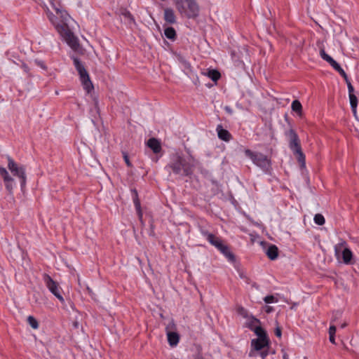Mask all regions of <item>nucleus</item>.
Masks as SVG:
<instances>
[{"instance_id":"obj_1","label":"nucleus","mask_w":359,"mask_h":359,"mask_svg":"<svg viewBox=\"0 0 359 359\" xmlns=\"http://www.w3.org/2000/svg\"><path fill=\"white\" fill-rule=\"evenodd\" d=\"M50 4L56 15L53 14L47 8L46 12L48 20L54 25L59 34L65 39L67 43L72 48H76L79 46L78 40L68 25L71 20L70 15L59 4H56L55 0H50Z\"/></svg>"},{"instance_id":"obj_2","label":"nucleus","mask_w":359,"mask_h":359,"mask_svg":"<svg viewBox=\"0 0 359 359\" xmlns=\"http://www.w3.org/2000/svg\"><path fill=\"white\" fill-rule=\"evenodd\" d=\"M193 167L194 165L189 160L179 154H175L171 156L165 169L182 178L190 176L193 173Z\"/></svg>"},{"instance_id":"obj_3","label":"nucleus","mask_w":359,"mask_h":359,"mask_svg":"<svg viewBox=\"0 0 359 359\" xmlns=\"http://www.w3.org/2000/svg\"><path fill=\"white\" fill-rule=\"evenodd\" d=\"M200 233L206 238V240L214 247H215L222 254H223L229 260L233 261L235 257L230 251L228 245H225L222 240L215 235L210 233L207 229L201 227Z\"/></svg>"},{"instance_id":"obj_4","label":"nucleus","mask_w":359,"mask_h":359,"mask_svg":"<svg viewBox=\"0 0 359 359\" xmlns=\"http://www.w3.org/2000/svg\"><path fill=\"white\" fill-rule=\"evenodd\" d=\"M175 5L180 13L189 19L199 15V6L196 0H176Z\"/></svg>"},{"instance_id":"obj_5","label":"nucleus","mask_w":359,"mask_h":359,"mask_svg":"<svg viewBox=\"0 0 359 359\" xmlns=\"http://www.w3.org/2000/svg\"><path fill=\"white\" fill-rule=\"evenodd\" d=\"M245 154L251 159L254 164L259 167L264 172H267L271 168V160L264 154L258 152L252 151L250 149H245Z\"/></svg>"},{"instance_id":"obj_6","label":"nucleus","mask_w":359,"mask_h":359,"mask_svg":"<svg viewBox=\"0 0 359 359\" xmlns=\"http://www.w3.org/2000/svg\"><path fill=\"white\" fill-rule=\"evenodd\" d=\"M73 62L76 69L79 72L80 80L83 85V89L87 93H90L93 89V86L90 79L88 73L78 57H74Z\"/></svg>"},{"instance_id":"obj_7","label":"nucleus","mask_w":359,"mask_h":359,"mask_svg":"<svg viewBox=\"0 0 359 359\" xmlns=\"http://www.w3.org/2000/svg\"><path fill=\"white\" fill-rule=\"evenodd\" d=\"M7 160H8V168L9 169V170L11 172V173L14 176H15L20 179L21 188L22 189L26 184V180H27L25 166L19 165L9 156H7Z\"/></svg>"},{"instance_id":"obj_8","label":"nucleus","mask_w":359,"mask_h":359,"mask_svg":"<svg viewBox=\"0 0 359 359\" xmlns=\"http://www.w3.org/2000/svg\"><path fill=\"white\" fill-rule=\"evenodd\" d=\"M43 280L48 290L61 302L64 303L65 299L62 295V288L48 274L43 275Z\"/></svg>"},{"instance_id":"obj_9","label":"nucleus","mask_w":359,"mask_h":359,"mask_svg":"<svg viewBox=\"0 0 359 359\" xmlns=\"http://www.w3.org/2000/svg\"><path fill=\"white\" fill-rule=\"evenodd\" d=\"M285 134L287 137L289 148L292 151L302 148L300 144V140L294 130L290 128L289 130L286 131Z\"/></svg>"},{"instance_id":"obj_10","label":"nucleus","mask_w":359,"mask_h":359,"mask_svg":"<svg viewBox=\"0 0 359 359\" xmlns=\"http://www.w3.org/2000/svg\"><path fill=\"white\" fill-rule=\"evenodd\" d=\"M0 175L3 177L6 189L11 193L15 187L14 179L10 176L8 172L5 168H0Z\"/></svg>"},{"instance_id":"obj_11","label":"nucleus","mask_w":359,"mask_h":359,"mask_svg":"<svg viewBox=\"0 0 359 359\" xmlns=\"http://www.w3.org/2000/svg\"><path fill=\"white\" fill-rule=\"evenodd\" d=\"M163 11V19L166 23L169 25L177 23V17L172 8H165Z\"/></svg>"},{"instance_id":"obj_12","label":"nucleus","mask_w":359,"mask_h":359,"mask_svg":"<svg viewBox=\"0 0 359 359\" xmlns=\"http://www.w3.org/2000/svg\"><path fill=\"white\" fill-rule=\"evenodd\" d=\"M320 55L324 60L328 62L335 71H337L341 68L339 64L331 56L327 54L323 48L320 50Z\"/></svg>"},{"instance_id":"obj_13","label":"nucleus","mask_w":359,"mask_h":359,"mask_svg":"<svg viewBox=\"0 0 359 359\" xmlns=\"http://www.w3.org/2000/svg\"><path fill=\"white\" fill-rule=\"evenodd\" d=\"M131 192H132V198H133V201L135 210L138 215L139 219L140 220H142L143 214H142V211L141 209V204H140V201L138 197L137 191L135 189H133L131 190Z\"/></svg>"},{"instance_id":"obj_14","label":"nucleus","mask_w":359,"mask_h":359,"mask_svg":"<svg viewBox=\"0 0 359 359\" xmlns=\"http://www.w3.org/2000/svg\"><path fill=\"white\" fill-rule=\"evenodd\" d=\"M216 131L218 137L222 140L229 142L232 138L231 133L227 130L224 129L220 124L217 126Z\"/></svg>"},{"instance_id":"obj_15","label":"nucleus","mask_w":359,"mask_h":359,"mask_svg":"<svg viewBox=\"0 0 359 359\" xmlns=\"http://www.w3.org/2000/svg\"><path fill=\"white\" fill-rule=\"evenodd\" d=\"M252 346L257 351H260L263 349L265 346H267L269 344L268 339H255L251 341Z\"/></svg>"},{"instance_id":"obj_16","label":"nucleus","mask_w":359,"mask_h":359,"mask_svg":"<svg viewBox=\"0 0 359 359\" xmlns=\"http://www.w3.org/2000/svg\"><path fill=\"white\" fill-rule=\"evenodd\" d=\"M147 145L153 151L154 153L158 154L161 150V146L160 142L154 138L151 137L147 141Z\"/></svg>"},{"instance_id":"obj_17","label":"nucleus","mask_w":359,"mask_h":359,"mask_svg":"<svg viewBox=\"0 0 359 359\" xmlns=\"http://www.w3.org/2000/svg\"><path fill=\"white\" fill-rule=\"evenodd\" d=\"M245 326L250 330L253 331L255 327L260 325V321L255 316L251 315L248 318L246 319Z\"/></svg>"},{"instance_id":"obj_18","label":"nucleus","mask_w":359,"mask_h":359,"mask_svg":"<svg viewBox=\"0 0 359 359\" xmlns=\"http://www.w3.org/2000/svg\"><path fill=\"white\" fill-rule=\"evenodd\" d=\"M168 341L170 346H176L180 341V335L175 332H168L167 334Z\"/></svg>"},{"instance_id":"obj_19","label":"nucleus","mask_w":359,"mask_h":359,"mask_svg":"<svg viewBox=\"0 0 359 359\" xmlns=\"http://www.w3.org/2000/svg\"><path fill=\"white\" fill-rule=\"evenodd\" d=\"M266 254L271 260H275L278 256V248L275 245H270L266 251Z\"/></svg>"},{"instance_id":"obj_20","label":"nucleus","mask_w":359,"mask_h":359,"mask_svg":"<svg viewBox=\"0 0 359 359\" xmlns=\"http://www.w3.org/2000/svg\"><path fill=\"white\" fill-rule=\"evenodd\" d=\"M353 258V253L348 248H344L341 252L342 262L346 264H351Z\"/></svg>"},{"instance_id":"obj_21","label":"nucleus","mask_w":359,"mask_h":359,"mask_svg":"<svg viewBox=\"0 0 359 359\" xmlns=\"http://www.w3.org/2000/svg\"><path fill=\"white\" fill-rule=\"evenodd\" d=\"M293 154L295 156L297 161L300 164L301 167H305L306 165V157L304 154L303 153L302 148L297 149L292 151Z\"/></svg>"},{"instance_id":"obj_22","label":"nucleus","mask_w":359,"mask_h":359,"mask_svg":"<svg viewBox=\"0 0 359 359\" xmlns=\"http://www.w3.org/2000/svg\"><path fill=\"white\" fill-rule=\"evenodd\" d=\"M292 110L297 113V114L299 116H302V105L301 102L297 100H294L292 101L291 104Z\"/></svg>"},{"instance_id":"obj_23","label":"nucleus","mask_w":359,"mask_h":359,"mask_svg":"<svg viewBox=\"0 0 359 359\" xmlns=\"http://www.w3.org/2000/svg\"><path fill=\"white\" fill-rule=\"evenodd\" d=\"M164 35L166 38L170 40H175L177 36L175 29L172 27H168L164 29Z\"/></svg>"},{"instance_id":"obj_24","label":"nucleus","mask_w":359,"mask_h":359,"mask_svg":"<svg viewBox=\"0 0 359 359\" xmlns=\"http://www.w3.org/2000/svg\"><path fill=\"white\" fill-rule=\"evenodd\" d=\"M207 76L213 81H217L219 79L221 74L217 70L210 69L207 73Z\"/></svg>"},{"instance_id":"obj_25","label":"nucleus","mask_w":359,"mask_h":359,"mask_svg":"<svg viewBox=\"0 0 359 359\" xmlns=\"http://www.w3.org/2000/svg\"><path fill=\"white\" fill-rule=\"evenodd\" d=\"M253 332L259 339H268L265 330L260 325L255 327Z\"/></svg>"},{"instance_id":"obj_26","label":"nucleus","mask_w":359,"mask_h":359,"mask_svg":"<svg viewBox=\"0 0 359 359\" xmlns=\"http://www.w3.org/2000/svg\"><path fill=\"white\" fill-rule=\"evenodd\" d=\"M350 104L352 110L353 111H356L357 105H358V99L357 97L354 94L349 95Z\"/></svg>"},{"instance_id":"obj_27","label":"nucleus","mask_w":359,"mask_h":359,"mask_svg":"<svg viewBox=\"0 0 359 359\" xmlns=\"http://www.w3.org/2000/svg\"><path fill=\"white\" fill-rule=\"evenodd\" d=\"M314 222L318 225H323L325 222V218L321 214H316L313 218Z\"/></svg>"},{"instance_id":"obj_28","label":"nucleus","mask_w":359,"mask_h":359,"mask_svg":"<svg viewBox=\"0 0 359 359\" xmlns=\"http://www.w3.org/2000/svg\"><path fill=\"white\" fill-rule=\"evenodd\" d=\"M27 322L29 325L34 329H37L39 327V323L36 318L32 316L27 317Z\"/></svg>"},{"instance_id":"obj_29","label":"nucleus","mask_w":359,"mask_h":359,"mask_svg":"<svg viewBox=\"0 0 359 359\" xmlns=\"http://www.w3.org/2000/svg\"><path fill=\"white\" fill-rule=\"evenodd\" d=\"M237 313L243 316L244 318H248L251 315L249 314L248 311L243 308V306H240L237 309Z\"/></svg>"},{"instance_id":"obj_30","label":"nucleus","mask_w":359,"mask_h":359,"mask_svg":"<svg viewBox=\"0 0 359 359\" xmlns=\"http://www.w3.org/2000/svg\"><path fill=\"white\" fill-rule=\"evenodd\" d=\"M264 301L266 304H271L278 302V299L273 295H268L264 298Z\"/></svg>"},{"instance_id":"obj_31","label":"nucleus","mask_w":359,"mask_h":359,"mask_svg":"<svg viewBox=\"0 0 359 359\" xmlns=\"http://www.w3.org/2000/svg\"><path fill=\"white\" fill-rule=\"evenodd\" d=\"M34 63L44 70L47 68L45 62L43 60L36 59L34 60Z\"/></svg>"},{"instance_id":"obj_32","label":"nucleus","mask_w":359,"mask_h":359,"mask_svg":"<svg viewBox=\"0 0 359 359\" xmlns=\"http://www.w3.org/2000/svg\"><path fill=\"white\" fill-rule=\"evenodd\" d=\"M345 80L346 83L348 82L349 80L346 73L344 72V70L341 67L337 71Z\"/></svg>"},{"instance_id":"obj_33","label":"nucleus","mask_w":359,"mask_h":359,"mask_svg":"<svg viewBox=\"0 0 359 359\" xmlns=\"http://www.w3.org/2000/svg\"><path fill=\"white\" fill-rule=\"evenodd\" d=\"M346 84H347V87H348V95H351V94H354L353 93L354 88H353V86H352L351 81H348V82H346Z\"/></svg>"},{"instance_id":"obj_34","label":"nucleus","mask_w":359,"mask_h":359,"mask_svg":"<svg viewBox=\"0 0 359 359\" xmlns=\"http://www.w3.org/2000/svg\"><path fill=\"white\" fill-rule=\"evenodd\" d=\"M180 61L182 63V65H184V67L185 68L189 69L191 67L189 62L188 61H187L185 59H184L183 57H180Z\"/></svg>"},{"instance_id":"obj_35","label":"nucleus","mask_w":359,"mask_h":359,"mask_svg":"<svg viewBox=\"0 0 359 359\" xmlns=\"http://www.w3.org/2000/svg\"><path fill=\"white\" fill-rule=\"evenodd\" d=\"M123 158H124V161L126 163V165L128 166V167H131L132 166V164L129 160V157L128 156V154L126 153H123Z\"/></svg>"},{"instance_id":"obj_36","label":"nucleus","mask_w":359,"mask_h":359,"mask_svg":"<svg viewBox=\"0 0 359 359\" xmlns=\"http://www.w3.org/2000/svg\"><path fill=\"white\" fill-rule=\"evenodd\" d=\"M274 332H275V334H276V337H279V338H280V337H281L282 331H281L280 327H277L275 329Z\"/></svg>"},{"instance_id":"obj_37","label":"nucleus","mask_w":359,"mask_h":359,"mask_svg":"<svg viewBox=\"0 0 359 359\" xmlns=\"http://www.w3.org/2000/svg\"><path fill=\"white\" fill-rule=\"evenodd\" d=\"M336 332V327L334 325H331L329 328V334L334 335Z\"/></svg>"},{"instance_id":"obj_38","label":"nucleus","mask_w":359,"mask_h":359,"mask_svg":"<svg viewBox=\"0 0 359 359\" xmlns=\"http://www.w3.org/2000/svg\"><path fill=\"white\" fill-rule=\"evenodd\" d=\"M265 311H266V313H269L272 312V311H273V307H272V306H267L266 307V310H265Z\"/></svg>"},{"instance_id":"obj_39","label":"nucleus","mask_w":359,"mask_h":359,"mask_svg":"<svg viewBox=\"0 0 359 359\" xmlns=\"http://www.w3.org/2000/svg\"><path fill=\"white\" fill-rule=\"evenodd\" d=\"M225 110L227 113L231 114L233 113V110L230 107H226Z\"/></svg>"},{"instance_id":"obj_40","label":"nucleus","mask_w":359,"mask_h":359,"mask_svg":"<svg viewBox=\"0 0 359 359\" xmlns=\"http://www.w3.org/2000/svg\"><path fill=\"white\" fill-rule=\"evenodd\" d=\"M22 67V69H24V71L25 72H29V67H28V66L27 65L23 64Z\"/></svg>"},{"instance_id":"obj_41","label":"nucleus","mask_w":359,"mask_h":359,"mask_svg":"<svg viewBox=\"0 0 359 359\" xmlns=\"http://www.w3.org/2000/svg\"><path fill=\"white\" fill-rule=\"evenodd\" d=\"M330 341L332 344L335 343L334 335H330Z\"/></svg>"},{"instance_id":"obj_42","label":"nucleus","mask_w":359,"mask_h":359,"mask_svg":"<svg viewBox=\"0 0 359 359\" xmlns=\"http://www.w3.org/2000/svg\"><path fill=\"white\" fill-rule=\"evenodd\" d=\"M335 253H336V256L337 257V259H339V251H338L337 248L335 249Z\"/></svg>"},{"instance_id":"obj_43","label":"nucleus","mask_w":359,"mask_h":359,"mask_svg":"<svg viewBox=\"0 0 359 359\" xmlns=\"http://www.w3.org/2000/svg\"><path fill=\"white\" fill-rule=\"evenodd\" d=\"M231 56H232V58L233 59L234 56H235V53L233 52L231 53Z\"/></svg>"},{"instance_id":"obj_44","label":"nucleus","mask_w":359,"mask_h":359,"mask_svg":"<svg viewBox=\"0 0 359 359\" xmlns=\"http://www.w3.org/2000/svg\"><path fill=\"white\" fill-rule=\"evenodd\" d=\"M196 359H203V358L201 356H198Z\"/></svg>"},{"instance_id":"obj_45","label":"nucleus","mask_w":359,"mask_h":359,"mask_svg":"<svg viewBox=\"0 0 359 359\" xmlns=\"http://www.w3.org/2000/svg\"><path fill=\"white\" fill-rule=\"evenodd\" d=\"M128 16L132 18V16L130 13H128Z\"/></svg>"},{"instance_id":"obj_46","label":"nucleus","mask_w":359,"mask_h":359,"mask_svg":"<svg viewBox=\"0 0 359 359\" xmlns=\"http://www.w3.org/2000/svg\"><path fill=\"white\" fill-rule=\"evenodd\" d=\"M358 269H359V264H358Z\"/></svg>"}]
</instances>
